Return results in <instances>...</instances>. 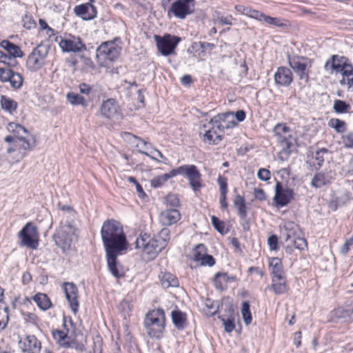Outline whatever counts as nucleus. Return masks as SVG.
Wrapping results in <instances>:
<instances>
[{
    "mask_svg": "<svg viewBox=\"0 0 353 353\" xmlns=\"http://www.w3.org/2000/svg\"><path fill=\"white\" fill-rule=\"evenodd\" d=\"M273 132L276 142L282 148L277 154L278 159L282 161H286L293 150L296 141L292 132L285 123H278L274 126Z\"/></svg>",
    "mask_w": 353,
    "mask_h": 353,
    "instance_id": "obj_2",
    "label": "nucleus"
},
{
    "mask_svg": "<svg viewBox=\"0 0 353 353\" xmlns=\"http://www.w3.org/2000/svg\"><path fill=\"white\" fill-rule=\"evenodd\" d=\"M56 41L61 50L65 52L78 53L86 50V46L79 37L69 34L65 37L60 36Z\"/></svg>",
    "mask_w": 353,
    "mask_h": 353,
    "instance_id": "obj_11",
    "label": "nucleus"
},
{
    "mask_svg": "<svg viewBox=\"0 0 353 353\" xmlns=\"http://www.w3.org/2000/svg\"><path fill=\"white\" fill-rule=\"evenodd\" d=\"M0 46L3 48L12 59L22 57L23 56V52L21 48L8 40H3L0 43Z\"/></svg>",
    "mask_w": 353,
    "mask_h": 353,
    "instance_id": "obj_25",
    "label": "nucleus"
},
{
    "mask_svg": "<svg viewBox=\"0 0 353 353\" xmlns=\"http://www.w3.org/2000/svg\"><path fill=\"white\" fill-rule=\"evenodd\" d=\"M345 148H353V132H349L341 137Z\"/></svg>",
    "mask_w": 353,
    "mask_h": 353,
    "instance_id": "obj_50",
    "label": "nucleus"
},
{
    "mask_svg": "<svg viewBox=\"0 0 353 353\" xmlns=\"http://www.w3.org/2000/svg\"><path fill=\"white\" fill-rule=\"evenodd\" d=\"M288 63L300 80L307 82L309 73L312 66L311 61L305 57L288 56Z\"/></svg>",
    "mask_w": 353,
    "mask_h": 353,
    "instance_id": "obj_9",
    "label": "nucleus"
},
{
    "mask_svg": "<svg viewBox=\"0 0 353 353\" xmlns=\"http://www.w3.org/2000/svg\"><path fill=\"white\" fill-rule=\"evenodd\" d=\"M135 243L136 248L141 249L144 254L148 256V259H154L165 248V241H159L155 237L152 239L146 233L141 234Z\"/></svg>",
    "mask_w": 353,
    "mask_h": 353,
    "instance_id": "obj_4",
    "label": "nucleus"
},
{
    "mask_svg": "<svg viewBox=\"0 0 353 353\" xmlns=\"http://www.w3.org/2000/svg\"><path fill=\"white\" fill-rule=\"evenodd\" d=\"M67 99L72 105H82L83 106L87 105L85 98L77 93L68 92Z\"/></svg>",
    "mask_w": 353,
    "mask_h": 353,
    "instance_id": "obj_38",
    "label": "nucleus"
},
{
    "mask_svg": "<svg viewBox=\"0 0 353 353\" xmlns=\"http://www.w3.org/2000/svg\"><path fill=\"white\" fill-rule=\"evenodd\" d=\"M121 52V48L112 41L102 43L97 49L96 58L101 65H105L108 62L116 60Z\"/></svg>",
    "mask_w": 353,
    "mask_h": 353,
    "instance_id": "obj_5",
    "label": "nucleus"
},
{
    "mask_svg": "<svg viewBox=\"0 0 353 353\" xmlns=\"http://www.w3.org/2000/svg\"><path fill=\"white\" fill-rule=\"evenodd\" d=\"M75 237V228L70 224L61 225L53 235L55 243L65 249L71 246Z\"/></svg>",
    "mask_w": 353,
    "mask_h": 353,
    "instance_id": "obj_12",
    "label": "nucleus"
},
{
    "mask_svg": "<svg viewBox=\"0 0 353 353\" xmlns=\"http://www.w3.org/2000/svg\"><path fill=\"white\" fill-rule=\"evenodd\" d=\"M73 322L72 318L70 316H64L63 317V326L66 332H69L70 327H73Z\"/></svg>",
    "mask_w": 353,
    "mask_h": 353,
    "instance_id": "obj_64",
    "label": "nucleus"
},
{
    "mask_svg": "<svg viewBox=\"0 0 353 353\" xmlns=\"http://www.w3.org/2000/svg\"><path fill=\"white\" fill-rule=\"evenodd\" d=\"M143 324L146 333L150 338H161L165 327L164 310L158 308L148 312L145 315Z\"/></svg>",
    "mask_w": 353,
    "mask_h": 353,
    "instance_id": "obj_3",
    "label": "nucleus"
},
{
    "mask_svg": "<svg viewBox=\"0 0 353 353\" xmlns=\"http://www.w3.org/2000/svg\"><path fill=\"white\" fill-rule=\"evenodd\" d=\"M284 230L286 232L285 241L288 242L296 236L298 225L292 221H287L284 224Z\"/></svg>",
    "mask_w": 353,
    "mask_h": 353,
    "instance_id": "obj_35",
    "label": "nucleus"
},
{
    "mask_svg": "<svg viewBox=\"0 0 353 353\" xmlns=\"http://www.w3.org/2000/svg\"><path fill=\"white\" fill-rule=\"evenodd\" d=\"M234 9L238 12H239L242 14L246 15L248 17H249V14H250V10H251L250 7H246L243 5H236L234 7Z\"/></svg>",
    "mask_w": 353,
    "mask_h": 353,
    "instance_id": "obj_63",
    "label": "nucleus"
},
{
    "mask_svg": "<svg viewBox=\"0 0 353 353\" xmlns=\"http://www.w3.org/2000/svg\"><path fill=\"white\" fill-rule=\"evenodd\" d=\"M327 152V149L322 148L315 152V160L316 161V163L314 165L315 170H319L322 167L324 162V154Z\"/></svg>",
    "mask_w": 353,
    "mask_h": 353,
    "instance_id": "obj_44",
    "label": "nucleus"
},
{
    "mask_svg": "<svg viewBox=\"0 0 353 353\" xmlns=\"http://www.w3.org/2000/svg\"><path fill=\"white\" fill-rule=\"evenodd\" d=\"M201 265L212 267L215 264V259L212 255L206 254L199 262Z\"/></svg>",
    "mask_w": 353,
    "mask_h": 353,
    "instance_id": "obj_53",
    "label": "nucleus"
},
{
    "mask_svg": "<svg viewBox=\"0 0 353 353\" xmlns=\"http://www.w3.org/2000/svg\"><path fill=\"white\" fill-rule=\"evenodd\" d=\"M176 176H185L189 181L190 187L194 192L201 188V174L194 165H183L175 168Z\"/></svg>",
    "mask_w": 353,
    "mask_h": 353,
    "instance_id": "obj_8",
    "label": "nucleus"
},
{
    "mask_svg": "<svg viewBox=\"0 0 353 353\" xmlns=\"http://www.w3.org/2000/svg\"><path fill=\"white\" fill-rule=\"evenodd\" d=\"M8 307H5L3 309L0 308V330H4L8 323Z\"/></svg>",
    "mask_w": 353,
    "mask_h": 353,
    "instance_id": "obj_46",
    "label": "nucleus"
},
{
    "mask_svg": "<svg viewBox=\"0 0 353 353\" xmlns=\"http://www.w3.org/2000/svg\"><path fill=\"white\" fill-rule=\"evenodd\" d=\"M39 236L37 228L31 222L27 223L18 233L19 245L35 250L39 245Z\"/></svg>",
    "mask_w": 353,
    "mask_h": 353,
    "instance_id": "obj_6",
    "label": "nucleus"
},
{
    "mask_svg": "<svg viewBox=\"0 0 353 353\" xmlns=\"http://www.w3.org/2000/svg\"><path fill=\"white\" fill-rule=\"evenodd\" d=\"M154 40L159 51L163 56L172 54L180 41V38L170 34H165L163 37L154 35Z\"/></svg>",
    "mask_w": 353,
    "mask_h": 353,
    "instance_id": "obj_13",
    "label": "nucleus"
},
{
    "mask_svg": "<svg viewBox=\"0 0 353 353\" xmlns=\"http://www.w3.org/2000/svg\"><path fill=\"white\" fill-rule=\"evenodd\" d=\"M265 14L251 8L249 17L258 20L259 21H263L264 16Z\"/></svg>",
    "mask_w": 353,
    "mask_h": 353,
    "instance_id": "obj_60",
    "label": "nucleus"
},
{
    "mask_svg": "<svg viewBox=\"0 0 353 353\" xmlns=\"http://www.w3.org/2000/svg\"><path fill=\"white\" fill-rule=\"evenodd\" d=\"M167 205L172 208L179 205V199L176 194H168L166 197Z\"/></svg>",
    "mask_w": 353,
    "mask_h": 353,
    "instance_id": "obj_58",
    "label": "nucleus"
},
{
    "mask_svg": "<svg viewBox=\"0 0 353 353\" xmlns=\"http://www.w3.org/2000/svg\"><path fill=\"white\" fill-rule=\"evenodd\" d=\"M1 105L3 109L10 113L14 112L17 108V103L15 101L4 95L1 96Z\"/></svg>",
    "mask_w": 353,
    "mask_h": 353,
    "instance_id": "obj_36",
    "label": "nucleus"
},
{
    "mask_svg": "<svg viewBox=\"0 0 353 353\" xmlns=\"http://www.w3.org/2000/svg\"><path fill=\"white\" fill-rule=\"evenodd\" d=\"M268 245L272 250H277L278 238L276 235H271L268 239Z\"/></svg>",
    "mask_w": 353,
    "mask_h": 353,
    "instance_id": "obj_61",
    "label": "nucleus"
},
{
    "mask_svg": "<svg viewBox=\"0 0 353 353\" xmlns=\"http://www.w3.org/2000/svg\"><path fill=\"white\" fill-rule=\"evenodd\" d=\"M13 74V70L8 68H0V80L2 82H8L9 75Z\"/></svg>",
    "mask_w": 353,
    "mask_h": 353,
    "instance_id": "obj_55",
    "label": "nucleus"
},
{
    "mask_svg": "<svg viewBox=\"0 0 353 353\" xmlns=\"http://www.w3.org/2000/svg\"><path fill=\"white\" fill-rule=\"evenodd\" d=\"M121 252L106 253L108 269L111 274L116 278L119 279L123 276V272L119 270L117 265V257Z\"/></svg>",
    "mask_w": 353,
    "mask_h": 353,
    "instance_id": "obj_23",
    "label": "nucleus"
},
{
    "mask_svg": "<svg viewBox=\"0 0 353 353\" xmlns=\"http://www.w3.org/2000/svg\"><path fill=\"white\" fill-rule=\"evenodd\" d=\"M334 111L338 113H344L349 111L350 105L341 100H336L333 107Z\"/></svg>",
    "mask_w": 353,
    "mask_h": 353,
    "instance_id": "obj_45",
    "label": "nucleus"
},
{
    "mask_svg": "<svg viewBox=\"0 0 353 353\" xmlns=\"http://www.w3.org/2000/svg\"><path fill=\"white\" fill-rule=\"evenodd\" d=\"M222 140V135H221L216 130L212 129L208 127V129L205 131L203 134V141L209 144H218Z\"/></svg>",
    "mask_w": 353,
    "mask_h": 353,
    "instance_id": "obj_30",
    "label": "nucleus"
},
{
    "mask_svg": "<svg viewBox=\"0 0 353 353\" xmlns=\"http://www.w3.org/2000/svg\"><path fill=\"white\" fill-rule=\"evenodd\" d=\"M230 117H233L232 112H228L219 114L211 119L210 121L208 123V127L211 128L212 129L216 130V131L219 130L220 132H223L225 128H229L230 125H224L223 123L225 122L227 119Z\"/></svg>",
    "mask_w": 353,
    "mask_h": 353,
    "instance_id": "obj_21",
    "label": "nucleus"
},
{
    "mask_svg": "<svg viewBox=\"0 0 353 353\" xmlns=\"http://www.w3.org/2000/svg\"><path fill=\"white\" fill-rule=\"evenodd\" d=\"M233 19L234 18L232 15H228L226 17H217L214 18V21L221 25H232Z\"/></svg>",
    "mask_w": 353,
    "mask_h": 353,
    "instance_id": "obj_56",
    "label": "nucleus"
},
{
    "mask_svg": "<svg viewBox=\"0 0 353 353\" xmlns=\"http://www.w3.org/2000/svg\"><path fill=\"white\" fill-rule=\"evenodd\" d=\"M34 301L39 308L47 310L52 306L51 301L46 294L38 293L33 297Z\"/></svg>",
    "mask_w": 353,
    "mask_h": 353,
    "instance_id": "obj_34",
    "label": "nucleus"
},
{
    "mask_svg": "<svg viewBox=\"0 0 353 353\" xmlns=\"http://www.w3.org/2000/svg\"><path fill=\"white\" fill-rule=\"evenodd\" d=\"M294 192L288 187H283L280 182H276L274 202L277 207L287 205L293 197Z\"/></svg>",
    "mask_w": 353,
    "mask_h": 353,
    "instance_id": "obj_15",
    "label": "nucleus"
},
{
    "mask_svg": "<svg viewBox=\"0 0 353 353\" xmlns=\"http://www.w3.org/2000/svg\"><path fill=\"white\" fill-rule=\"evenodd\" d=\"M349 65V63H346V59L345 57L332 55L331 73L334 71L341 73L345 70L344 68Z\"/></svg>",
    "mask_w": 353,
    "mask_h": 353,
    "instance_id": "obj_32",
    "label": "nucleus"
},
{
    "mask_svg": "<svg viewBox=\"0 0 353 353\" xmlns=\"http://www.w3.org/2000/svg\"><path fill=\"white\" fill-rule=\"evenodd\" d=\"M0 62L7 64L9 66H14L17 64V61L14 59H12L11 56L0 51Z\"/></svg>",
    "mask_w": 353,
    "mask_h": 353,
    "instance_id": "obj_51",
    "label": "nucleus"
},
{
    "mask_svg": "<svg viewBox=\"0 0 353 353\" xmlns=\"http://www.w3.org/2000/svg\"><path fill=\"white\" fill-rule=\"evenodd\" d=\"M8 130L9 132L13 133L20 142H22L21 144H20L21 149L30 150L35 147V137L30 134L23 126L14 122H10L8 125Z\"/></svg>",
    "mask_w": 353,
    "mask_h": 353,
    "instance_id": "obj_7",
    "label": "nucleus"
},
{
    "mask_svg": "<svg viewBox=\"0 0 353 353\" xmlns=\"http://www.w3.org/2000/svg\"><path fill=\"white\" fill-rule=\"evenodd\" d=\"M333 180L334 177L332 172L326 173L320 172L314 174L310 185L315 188H320L324 185L331 183Z\"/></svg>",
    "mask_w": 353,
    "mask_h": 353,
    "instance_id": "obj_22",
    "label": "nucleus"
},
{
    "mask_svg": "<svg viewBox=\"0 0 353 353\" xmlns=\"http://www.w3.org/2000/svg\"><path fill=\"white\" fill-rule=\"evenodd\" d=\"M119 105L114 99L104 101L100 108L101 114L107 119H113L118 114Z\"/></svg>",
    "mask_w": 353,
    "mask_h": 353,
    "instance_id": "obj_20",
    "label": "nucleus"
},
{
    "mask_svg": "<svg viewBox=\"0 0 353 353\" xmlns=\"http://www.w3.org/2000/svg\"><path fill=\"white\" fill-rule=\"evenodd\" d=\"M274 81L276 84L281 86H289L293 81V75L291 70L284 66L277 68L274 74Z\"/></svg>",
    "mask_w": 353,
    "mask_h": 353,
    "instance_id": "obj_18",
    "label": "nucleus"
},
{
    "mask_svg": "<svg viewBox=\"0 0 353 353\" xmlns=\"http://www.w3.org/2000/svg\"><path fill=\"white\" fill-rule=\"evenodd\" d=\"M236 279L235 276H229L225 272H217L214 279V286L217 290H223V283L233 282Z\"/></svg>",
    "mask_w": 353,
    "mask_h": 353,
    "instance_id": "obj_28",
    "label": "nucleus"
},
{
    "mask_svg": "<svg viewBox=\"0 0 353 353\" xmlns=\"http://www.w3.org/2000/svg\"><path fill=\"white\" fill-rule=\"evenodd\" d=\"M263 21L270 26L275 27H284L286 26L285 23V20L279 17H272L265 14Z\"/></svg>",
    "mask_w": 353,
    "mask_h": 353,
    "instance_id": "obj_41",
    "label": "nucleus"
},
{
    "mask_svg": "<svg viewBox=\"0 0 353 353\" xmlns=\"http://www.w3.org/2000/svg\"><path fill=\"white\" fill-rule=\"evenodd\" d=\"M161 285L164 288L179 286V281L175 276L170 272H161L159 276Z\"/></svg>",
    "mask_w": 353,
    "mask_h": 353,
    "instance_id": "obj_29",
    "label": "nucleus"
},
{
    "mask_svg": "<svg viewBox=\"0 0 353 353\" xmlns=\"http://www.w3.org/2000/svg\"><path fill=\"white\" fill-rule=\"evenodd\" d=\"M159 241H165V246L167 245L168 241L170 240V230L167 228H163L159 233L158 236L155 237Z\"/></svg>",
    "mask_w": 353,
    "mask_h": 353,
    "instance_id": "obj_52",
    "label": "nucleus"
},
{
    "mask_svg": "<svg viewBox=\"0 0 353 353\" xmlns=\"http://www.w3.org/2000/svg\"><path fill=\"white\" fill-rule=\"evenodd\" d=\"M269 265L272 268V278L286 277L282 261L279 258H272L270 260Z\"/></svg>",
    "mask_w": 353,
    "mask_h": 353,
    "instance_id": "obj_27",
    "label": "nucleus"
},
{
    "mask_svg": "<svg viewBox=\"0 0 353 353\" xmlns=\"http://www.w3.org/2000/svg\"><path fill=\"white\" fill-rule=\"evenodd\" d=\"M94 0L90 2L76 6L74 8V14L83 20H91L96 17L97 11L94 6L92 4Z\"/></svg>",
    "mask_w": 353,
    "mask_h": 353,
    "instance_id": "obj_17",
    "label": "nucleus"
},
{
    "mask_svg": "<svg viewBox=\"0 0 353 353\" xmlns=\"http://www.w3.org/2000/svg\"><path fill=\"white\" fill-rule=\"evenodd\" d=\"M106 253L121 252L127 250V241L121 225L117 221H105L101 230Z\"/></svg>",
    "mask_w": 353,
    "mask_h": 353,
    "instance_id": "obj_1",
    "label": "nucleus"
},
{
    "mask_svg": "<svg viewBox=\"0 0 353 353\" xmlns=\"http://www.w3.org/2000/svg\"><path fill=\"white\" fill-rule=\"evenodd\" d=\"M68 332L64 330H54L52 332L53 337L57 340L62 346L69 347H71L70 344L67 342H63L68 337Z\"/></svg>",
    "mask_w": 353,
    "mask_h": 353,
    "instance_id": "obj_39",
    "label": "nucleus"
},
{
    "mask_svg": "<svg viewBox=\"0 0 353 353\" xmlns=\"http://www.w3.org/2000/svg\"><path fill=\"white\" fill-rule=\"evenodd\" d=\"M63 288L70 307L72 311L76 314L79 306L77 287L73 283L66 282L63 284Z\"/></svg>",
    "mask_w": 353,
    "mask_h": 353,
    "instance_id": "obj_16",
    "label": "nucleus"
},
{
    "mask_svg": "<svg viewBox=\"0 0 353 353\" xmlns=\"http://www.w3.org/2000/svg\"><path fill=\"white\" fill-rule=\"evenodd\" d=\"M270 288L276 295L286 293L288 290L286 277L272 278Z\"/></svg>",
    "mask_w": 353,
    "mask_h": 353,
    "instance_id": "obj_26",
    "label": "nucleus"
},
{
    "mask_svg": "<svg viewBox=\"0 0 353 353\" xmlns=\"http://www.w3.org/2000/svg\"><path fill=\"white\" fill-rule=\"evenodd\" d=\"M23 343L24 345L23 351L30 353H39L40 352L41 342L34 335L27 336Z\"/></svg>",
    "mask_w": 353,
    "mask_h": 353,
    "instance_id": "obj_24",
    "label": "nucleus"
},
{
    "mask_svg": "<svg viewBox=\"0 0 353 353\" xmlns=\"http://www.w3.org/2000/svg\"><path fill=\"white\" fill-rule=\"evenodd\" d=\"M353 244V238H350L349 239L346 240L345 243L342 245L340 250V252L345 255L346 254L348 251L350 250V248Z\"/></svg>",
    "mask_w": 353,
    "mask_h": 353,
    "instance_id": "obj_62",
    "label": "nucleus"
},
{
    "mask_svg": "<svg viewBox=\"0 0 353 353\" xmlns=\"http://www.w3.org/2000/svg\"><path fill=\"white\" fill-rule=\"evenodd\" d=\"M8 82H10L12 88L19 89L23 85V79L19 73L13 71V74L9 75Z\"/></svg>",
    "mask_w": 353,
    "mask_h": 353,
    "instance_id": "obj_37",
    "label": "nucleus"
},
{
    "mask_svg": "<svg viewBox=\"0 0 353 353\" xmlns=\"http://www.w3.org/2000/svg\"><path fill=\"white\" fill-rule=\"evenodd\" d=\"M352 199L351 192L345 190L343 191L337 198L336 203L338 205H345L348 203Z\"/></svg>",
    "mask_w": 353,
    "mask_h": 353,
    "instance_id": "obj_47",
    "label": "nucleus"
},
{
    "mask_svg": "<svg viewBox=\"0 0 353 353\" xmlns=\"http://www.w3.org/2000/svg\"><path fill=\"white\" fill-rule=\"evenodd\" d=\"M174 172H176L175 169H172L169 173H165L163 174L154 177L150 181L151 186L154 188L161 187L165 184V182L168 181V179L176 176Z\"/></svg>",
    "mask_w": 353,
    "mask_h": 353,
    "instance_id": "obj_31",
    "label": "nucleus"
},
{
    "mask_svg": "<svg viewBox=\"0 0 353 353\" xmlns=\"http://www.w3.org/2000/svg\"><path fill=\"white\" fill-rule=\"evenodd\" d=\"M172 320L176 328L182 330L186 324V315L180 310H174L172 312Z\"/></svg>",
    "mask_w": 353,
    "mask_h": 353,
    "instance_id": "obj_33",
    "label": "nucleus"
},
{
    "mask_svg": "<svg viewBox=\"0 0 353 353\" xmlns=\"http://www.w3.org/2000/svg\"><path fill=\"white\" fill-rule=\"evenodd\" d=\"M212 224L215 228V229L221 234L225 233V223L221 221L218 217L215 216H212L211 217Z\"/></svg>",
    "mask_w": 353,
    "mask_h": 353,
    "instance_id": "obj_48",
    "label": "nucleus"
},
{
    "mask_svg": "<svg viewBox=\"0 0 353 353\" xmlns=\"http://www.w3.org/2000/svg\"><path fill=\"white\" fill-rule=\"evenodd\" d=\"M225 330L227 332H231L235 327L233 318H228L226 320L223 319Z\"/></svg>",
    "mask_w": 353,
    "mask_h": 353,
    "instance_id": "obj_59",
    "label": "nucleus"
},
{
    "mask_svg": "<svg viewBox=\"0 0 353 353\" xmlns=\"http://www.w3.org/2000/svg\"><path fill=\"white\" fill-rule=\"evenodd\" d=\"M194 10V0H176L174 1L168 14L172 12L174 17L184 19L186 16L191 14Z\"/></svg>",
    "mask_w": 353,
    "mask_h": 353,
    "instance_id": "obj_14",
    "label": "nucleus"
},
{
    "mask_svg": "<svg viewBox=\"0 0 353 353\" xmlns=\"http://www.w3.org/2000/svg\"><path fill=\"white\" fill-rule=\"evenodd\" d=\"M217 183L219 185L220 194H227L228 193L227 179L219 175L217 179Z\"/></svg>",
    "mask_w": 353,
    "mask_h": 353,
    "instance_id": "obj_54",
    "label": "nucleus"
},
{
    "mask_svg": "<svg viewBox=\"0 0 353 353\" xmlns=\"http://www.w3.org/2000/svg\"><path fill=\"white\" fill-rule=\"evenodd\" d=\"M328 125L330 127L334 128L338 133H341L345 131V121L339 119H331L329 121Z\"/></svg>",
    "mask_w": 353,
    "mask_h": 353,
    "instance_id": "obj_43",
    "label": "nucleus"
},
{
    "mask_svg": "<svg viewBox=\"0 0 353 353\" xmlns=\"http://www.w3.org/2000/svg\"><path fill=\"white\" fill-rule=\"evenodd\" d=\"M207 254V248L203 244L196 245L193 251V259L196 262H199L201 259Z\"/></svg>",
    "mask_w": 353,
    "mask_h": 353,
    "instance_id": "obj_42",
    "label": "nucleus"
},
{
    "mask_svg": "<svg viewBox=\"0 0 353 353\" xmlns=\"http://www.w3.org/2000/svg\"><path fill=\"white\" fill-rule=\"evenodd\" d=\"M271 173L265 168H260L257 173V176L259 179L263 181H267L270 179Z\"/></svg>",
    "mask_w": 353,
    "mask_h": 353,
    "instance_id": "obj_57",
    "label": "nucleus"
},
{
    "mask_svg": "<svg viewBox=\"0 0 353 353\" xmlns=\"http://www.w3.org/2000/svg\"><path fill=\"white\" fill-rule=\"evenodd\" d=\"M180 212L174 208L165 209L159 215L160 223L165 226L176 223L181 219Z\"/></svg>",
    "mask_w": 353,
    "mask_h": 353,
    "instance_id": "obj_19",
    "label": "nucleus"
},
{
    "mask_svg": "<svg viewBox=\"0 0 353 353\" xmlns=\"http://www.w3.org/2000/svg\"><path fill=\"white\" fill-rule=\"evenodd\" d=\"M291 239L294 247L298 250H303L307 246V241L305 238L296 237L295 236L294 238H292Z\"/></svg>",
    "mask_w": 353,
    "mask_h": 353,
    "instance_id": "obj_49",
    "label": "nucleus"
},
{
    "mask_svg": "<svg viewBox=\"0 0 353 353\" xmlns=\"http://www.w3.org/2000/svg\"><path fill=\"white\" fill-rule=\"evenodd\" d=\"M241 314L244 323L248 325L252 323V317L250 310V304L248 301H244L242 303Z\"/></svg>",
    "mask_w": 353,
    "mask_h": 353,
    "instance_id": "obj_40",
    "label": "nucleus"
},
{
    "mask_svg": "<svg viewBox=\"0 0 353 353\" xmlns=\"http://www.w3.org/2000/svg\"><path fill=\"white\" fill-rule=\"evenodd\" d=\"M48 48L44 45H38L28 55L26 67L31 72L39 70L43 65L48 54Z\"/></svg>",
    "mask_w": 353,
    "mask_h": 353,
    "instance_id": "obj_10",
    "label": "nucleus"
}]
</instances>
